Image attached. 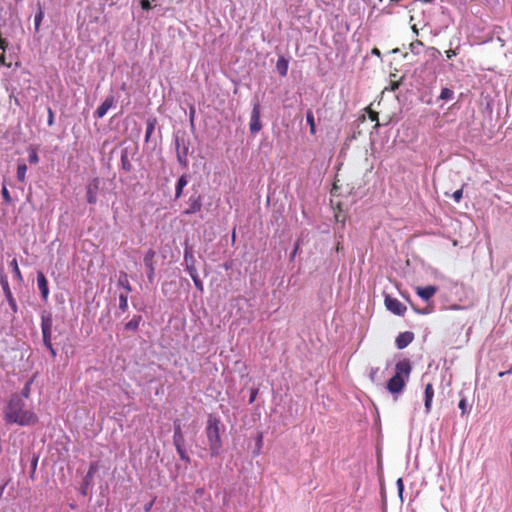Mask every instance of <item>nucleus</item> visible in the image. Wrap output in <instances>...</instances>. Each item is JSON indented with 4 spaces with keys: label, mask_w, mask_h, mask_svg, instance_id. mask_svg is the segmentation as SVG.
<instances>
[{
    "label": "nucleus",
    "mask_w": 512,
    "mask_h": 512,
    "mask_svg": "<svg viewBox=\"0 0 512 512\" xmlns=\"http://www.w3.org/2000/svg\"><path fill=\"white\" fill-rule=\"evenodd\" d=\"M175 448H176V451H177V453H178L179 457H180L183 461H185L186 463H190V461H191V460H190V457L188 456V454H187V452H186V450H185V448H184V445H181V446H175Z\"/></svg>",
    "instance_id": "nucleus-28"
},
{
    "label": "nucleus",
    "mask_w": 512,
    "mask_h": 512,
    "mask_svg": "<svg viewBox=\"0 0 512 512\" xmlns=\"http://www.w3.org/2000/svg\"><path fill=\"white\" fill-rule=\"evenodd\" d=\"M221 421L215 415L210 414L207 419L205 433L210 449L211 456L216 457L220 454L222 440L220 436Z\"/></svg>",
    "instance_id": "nucleus-3"
},
{
    "label": "nucleus",
    "mask_w": 512,
    "mask_h": 512,
    "mask_svg": "<svg viewBox=\"0 0 512 512\" xmlns=\"http://www.w3.org/2000/svg\"><path fill=\"white\" fill-rule=\"evenodd\" d=\"M174 434H183L181 425H180V420H176L174 422Z\"/></svg>",
    "instance_id": "nucleus-41"
},
{
    "label": "nucleus",
    "mask_w": 512,
    "mask_h": 512,
    "mask_svg": "<svg viewBox=\"0 0 512 512\" xmlns=\"http://www.w3.org/2000/svg\"><path fill=\"white\" fill-rule=\"evenodd\" d=\"M434 397V389L431 383L426 384L424 391V406L425 412L428 414L431 411L432 400Z\"/></svg>",
    "instance_id": "nucleus-15"
},
{
    "label": "nucleus",
    "mask_w": 512,
    "mask_h": 512,
    "mask_svg": "<svg viewBox=\"0 0 512 512\" xmlns=\"http://www.w3.org/2000/svg\"><path fill=\"white\" fill-rule=\"evenodd\" d=\"M289 62L284 57H279L276 62V69L281 77H286L288 73Z\"/></svg>",
    "instance_id": "nucleus-18"
},
{
    "label": "nucleus",
    "mask_w": 512,
    "mask_h": 512,
    "mask_svg": "<svg viewBox=\"0 0 512 512\" xmlns=\"http://www.w3.org/2000/svg\"><path fill=\"white\" fill-rule=\"evenodd\" d=\"M97 190L98 184L97 181L92 185L90 184L87 187L86 197L89 204H95L97 202Z\"/></svg>",
    "instance_id": "nucleus-17"
},
{
    "label": "nucleus",
    "mask_w": 512,
    "mask_h": 512,
    "mask_svg": "<svg viewBox=\"0 0 512 512\" xmlns=\"http://www.w3.org/2000/svg\"><path fill=\"white\" fill-rule=\"evenodd\" d=\"M7 46H8L7 41L5 39L0 38V48L2 50H5L7 48Z\"/></svg>",
    "instance_id": "nucleus-43"
},
{
    "label": "nucleus",
    "mask_w": 512,
    "mask_h": 512,
    "mask_svg": "<svg viewBox=\"0 0 512 512\" xmlns=\"http://www.w3.org/2000/svg\"><path fill=\"white\" fill-rule=\"evenodd\" d=\"M118 285L123 287L125 293H130L132 291L131 284L129 282L128 274L126 272L121 271L119 273Z\"/></svg>",
    "instance_id": "nucleus-19"
},
{
    "label": "nucleus",
    "mask_w": 512,
    "mask_h": 512,
    "mask_svg": "<svg viewBox=\"0 0 512 512\" xmlns=\"http://www.w3.org/2000/svg\"><path fill=\"white\" fill-rule=\"evenodd\" d=\"M256 394H257L256 391L252 392L251 397H250V401H249L250 403H252L255 400Z\"/></svg>",
    "instance_id": "nucleus-46"
},
{
    "label": "nucleus",
    "mask_w": 512,
    "mask_h": 512,
    "mask_svg": "<svg viewBox=\"0 0 512 512\" xmlns=\"http://www.w3.org/2000/svg\"><path fill=\"white\" fill-rule=\"evenodd\" d=\"M395 370V375L390 378L387 383V389L393 395L401 393L406 385V381L408 380L411 372V365L409 360L404 359L397 362Z\"/></svg>",
    "instance_id": "nucleus-2"
},
{
    "label": "nucleus",
    "mask_w": 512,
    "mask_h": 512,
    "mask_svg": "<svg viewBox=\"0 0 512 512\" xmlns=\"http://www.w3.org/2000/svg\"><path fill=\"white\" fill-rule=\"evenodd\" d=\"M385 306L390 312L398 316H403L407 310L398 299L388 295L385 297Z\"/></svg>",
    "instance_id": "nucleus-7"
},
{
    "label": "nucleus",
    "mask_w": 512,
    "mask_h": 512,
    "mask_svg": "<svg viewBox=\"0 0 512 512\" xmlns=\"http://www.w3.org/2000/svg\"><path fill=\"white\" fill-rule=\"evenodd\" d=\"M43 17H44V14H43V11L41 9V7H39V10L38 12L35 14V18H34V23H35V31L38 32L39 31V28H40V24L43 20Z\"/></svg>",
    "instance_id": "nucleus-31"
},
{
    "label": "nucleus",
    "mask_w": 512,
    "mask_h": 512,
    "mask_svg": "<svg viewBox=\"0 0 512 512\" xmlns=\"http://www.w3.org/2000/svg\"><path fill=\"white\" fill-rule=\"evenodd\" d=\"M141 5H142L143 8H148L150 6L148 0H142L141 1Z\"/></svg>",
    "instance_id": "nucleus-45"
},
{
    "label": "nucleus",
    "mask_w": 512,
    "mask_h": 512,
    "mask_svg": "<svg viewBox=\"0 0 512 512\" xmlns=\"http://www.w3.org/2000/svg\"><path fill=\"white\" fill-rule=\"evenodd\" d=\"M1 194H2V197H3L4 201L7 204H10L12 202L11 195H10L8 189L5 186L2 187Z\"/></svg>",
    "instance_id": "nucleus-36"
},
{
    "label": "nucleus",
    "mask_w": 512,
    "mask_h": 512,
    "mask_svg": "<svg viewBox=\"0 0 512 512\" xmlns=\"http://www.w3.org/2000/svg\"><path fill=\"white\" fill-rule=\"evenodd\" d=\"M154 257H155L154 250L147 251L144 256V264L148 270L147 278L150 283H153L154 278H155Z\"/></svg>",
    "instance_id": "nucleus-8"
},
{
    "label": "nucleus",
    "mask_w": 512,
    "mask_h": 512,
    "mask_svg": "<svg viewBox=\"0 0 512 512\" xmlns=\"http://www.w3.org/2000/svg\"><path fill=\"white\" fill-rule=\"evenodd\" d=\"M121 162H122V165L125 167V166H128V163H125L124 162V159H121Z\"/></svg>",
    "instance_id": "nucleus-53"
},
{
    "label": "nucleus",
    "mask_w": 512,
    "mask_h": 512,
    "mask_svg": "<svg viewBox=\"0 0 512 512\" xmlns=\"http://www.w3.org/2000/svg\"><path fill=\"white\" fill-rule=\"evenodd\" d=\"M156 120H149L146 127L145 141L147 142L155 129Z\"/></svg>",
    "instance_id": "nucleus-29"
},
{
    "label": "nucleus",
    "mask_w": 512,
    "mask_h": 512,
    "mask_svg": "<svg viewBox=\"0 0 512 512\" xmlns=\"http://www.w3.org/2000/svg\"><path fill=\"white\" fill-rule=\"evenodd\" d=\"M47 124L52 126L54 124V113L51 108H48V119Z\"/></svg>",
    "instance_id": "nucleus-40"
},
{
    "label": "nucleus",
    "mask_w": 512,
    "mask_h": 512,
    "mask_svg": "<svg viewBox=\"0 0 512 512\" xmlns=\"http://www.w3.org/2000/svg\"><path fill=\"white\" fill-rule=\"evenodd\" d=\"M298 248H299V245H298V244H296V247H295V249H294V251H293V253H292V257H294V256H295V254L297 253Z\"/></svg>",
    "instance_id": "nucleus-51"
},
{
    "label": "nucleus",
    "mask_w": 512,
    "mask_h": 512,
    "mask_svg": "<svg viewBox=\"0 0 512 512\" xmlns=\"http://www.w3.org/2000/svg\"><path fill=\"white\" fill-rule=\"evenodd\" d=\"M462 197H463V188L456 190L452 194V198L454 199V201L456 203H459L461 201Z\"/></svg>",
    "instance_id": "nucleus-37"
},
{
    "label": "nucleus",
    "mask_w": 512,
    "mask_h": 512,
    "mask_svg": "<svg viewBox=\"0 0 512 512\" xmlns=\"http://www.w3.org/2000/svg\"><path fill=\"white\" fill-rule=\"evenodd\" d=\"M9 267L12 269L16 279L18 281H23V277H22V274H21V271L19 269V266H18V262H17V259L14 258L10 261L9 263Z\"/></svg>",
    "instance_id": "nucleus-24"
},
{
    "label": "nucleus",
    "mask_w": 512,
    "mask_h": 512,
    "mask_svg": "<svg viewBox=\"0 0 512 512\" xmlns=\"http://www.w3.org/2000/svg\"><path fill=\"white\" fill-rule=\"evenodd\" d=\"M414 339V334L412 332L406 331L400 333L396 338V345L398 349H404L407 347Z\"/></svg>",
    "instance_id": "nucleus-14"
},
{
    "label": "nucleus",
    "mask_w": 512,
    "mask_h": 512,
    "mask_svg": "<svg viewBox=\"0 0 512 512\" xmlns=\"http://www.w3.org/2000/svg\"><path fill=\"white\" fill-rule=\"evenodd\" d=\"M115 103V99L113 96H108L106 97V99L103 101V103L96 109L95 111V117L98 118V119H101L103 118L106 113L108 112V110L113 107Z\"/></svg>",
    "instance_id": "nucleus-13"
},
{
    "label": "nucleus",
    "mask_w": 512,
    "mask_h": 512,
    "mask_svg": "<svg viewBox=\"0 0 512 512\" xmlns=\"http://www.w3.org/2000/svg\"><path fill=\"white\" fill-rule=\"evenodd\" d=\"M234 239H235V232H233V234H232V240H234Z\"/></svg>",
    "instance_id": "nucleus-56"
},
{
    "label": "nucleus",
    "mask_w": 512,
    "mask_h": 512,
    "mask_svg": "<svg viewBox=\"0 0 512 512\" xmlns=\"http://www.w3.org/2000/svg\"><path fill=\"white\" fill-rule=\"evenodd\" d=\"M306 121H307V123L309 125L310 133L312 135H315L316 134V125H315L314 115H313V112L311 110H308L307 113H306Z\"/></svg>",
    "instance_id": "nucleus-25"
},
{
    "label": "nucleus",
    "mask_w": 512,
    "mask_h": 512,
    "mask_svg": "<svg viewBox=\"0 0 512 512\" xmlns=\"http://www.w3.org/2000/svg\"><path fill=\"white\" fill-rule=\"evenodd\" d=\"M416 294L424 301H429L438 291V288L434 285H428L426 287H416Z\"/></svg>",
    "instance_id": "nucleus-12"
},
{
    "label": "nucleus",
    "mask_w": 512,
    "mask_h": 512,
    "mask_svg": "<svg viewBox=\"0 0 512 512\" xmlns=\"http://www.w3.org/2000/svg\"><path fill=\"white\" fill-rule=\"evenodd\" d=\"M27 165L24 162H19L17 165L16 177L18 181L25 183L26 181Z\"/></svg>",
    "instance_id": "nucleus-21"
},
{
    "label": "nucleus",
    "mask_w": 512,
    "mask_h": 512,
    "mask_svg": "<svg viewBox=\"0 0 512 512\" xmlns=\"http://www.w3.org/2000/svg\"><path fill=\"white\" fill-rule=\"evenodd\" d=\"M453 96H454V92L451 89L445 87L441 90V93H440L441 100L448 101V100L453 99Z\"/></svg>",
    "instance_id": "nucleus-30"
},
{
    "label": "nucleus",
    "mask_w": 512,
    "mask_h": 512,
    "mask_svg": "<svg viewBox=\"0 0 512 512\" xmlns=\"http://www.w3.org/2000/svg\"><path fill=\"white\" fill-rule=\"evenodd\" d=\"M121 162H122V165L125 167V166H128V163H125L124 162V159H121Z\"/></svg>",
    "instance_id": "nucleus-55"
},
{
    "label": "nucleus",
    "mask_w": 512,
    "mask_h": 512,
    "mask_svg": "<svg viewBox=\"0 0 512 512\" xmlns=\"http://www.w3.org/2000/svg\"><path fill=\"white\" fill-rule=\"evenodd\" d=\"M0 64H5V56L3 54L0 56Z\"/></svg>",
    "instance_id": "nucleus-48"
},
{
    "label": "nucleus",
    "mask_w": 512,
    "mask_h": 512,
    "mask_svg": "<svg viewBox=\"0 0 512 512\" xmlns=\"http://www.w3.org/2000/svg\"><path fill=\"white\" fill-rule=\"evenodd\" d=\"M379 372H380V368H378V367L370 369L369 378L372 382L375 383V382L379 381V379H380L378 376Z\"/></svg>",
    "instance_id": "nucleus-34"
},
{
    "label": "nucleus",
    "mask_w": 512,
    "mask_h": 512,
    "mask_svg": "<svg viewBox=\"0 0 512 512\" xmlns=\"http://www.w3.org/2000/svg\"><path fill=\"white\" fill-rule=\"evenodd\" d=\"M52 329H53V316L50 312L44 311L41 314V331L43 343L49 349L52 357L56 356V351L52 345Z\"/></svg>",
    "instance_id": "nucleus-4"
},
{
    "label": "nucleus",
    "mask_w": 512,
    "mask_h": 512,
    "mask_svg": "<svg viewBox=\"0 0 512 512\" xmlns=\"http://www.w3.org/2000/svg\"><path fill=\"white\" fill-rule=\"evenodd\" d=\"M187 183H188V180H187V176L186 175H182L178 179L177 184H176V188H175V199H179L182 196L183 189L187 185Z\"/></svg>",
    "instance_id": "nucleus-20"
},
{
    "label": "nucleus",
    "mask_w": 512,
    "mask_h": 512,
    "mask_svg": "<svg viewBox=\"0 0 512 512\" xmlns=\"http://www.w3.org/2000/svg\"><path fill=\"white\" fill-rule=\"evenodd\" d=\"M153 505V502L149 503L148 505L145 506V511L146 512H149L151 510V507Z\"/></svg>",
    "instance_id": "nucleus-47"
},
{
    "label": "nucleus",
    "mask_w": 512,
    "mask_h": 512,
    "mask_svg": "<svg viewBox=\"0 0 512 512\" xmlns=\"http://www.w3.org/2000/svg\"><path fill=\"white\" fill-rule=\"evenodd\" d=\"M37 286L41 292L42 299L46 302L49 297L48 281L42 271L37 272Z\"/></svg>",
    "instance_id": "nucleus-11"
},
{
    "label": "nucleus",
    "mask_w": 512,
    "mask_h": 512,
    "mask_svg": "<svg viewBox=\"0 0 512 512\" xmlns=\"http://www.w3.org/2000/svg\"><path fill=\"white\" fill-rule=\"evenodd\" d=\"M261 442H262V434H260V435L258 436V445H260V444H261Z\"/></svg>",
    "instance_id": "nucleus-52"
},
{
    "label": "nucleus",
    "mask_w": 512,
    "mask_h": 512,
    "mask_svg": "<svg viewBox=\"0 0 512 512\" xmlns=\"http://www.w3.org/2000/svg\"><path fill=\"white\" fill-rule=\"evenodd\" d=\"M506 374H512V366L510 367L509 370L504 371V372H500L498 375H499V377H503Z\"/></svg>",
    "instance_id": "nucleus-44"
},
{
    "label": "nucleus",
    "mask_w": 512,
    "mask_h": 512,
    "mask_svg": "<svg viewBox=\"0 0 512 512\" xmlns=\"http://www.w3.org/2000/svg\"><path fill=\"white\" fill-rule=\"evenodd\" d=\"M35 380V376H33L32 378H30L24 385V387L22 388L21 390V394L19 395L20 398L23 397L25 399H28L30 397V393H31V387H32V384Z\"/></svg>",
    "instance_id": "nucleus-23"
},
{
    "label": "nucleus",
    "mask_w": 512,
    "mask_h": 512,
    "mask_svg": "<svg viewBox=\"0 0 512 512\" xmlns=\"http://www.w3.org/2000/svg\"><path fill=\"white\" fill-rule=\"evenodd\" d=\"M96 470H97L96 463H92L90 465L89 470H88V472H87V474L85 476V479H84L86 484H88L89 481L92 479V477H93L94 473L96 472Z\"/></svg>",
    "instance_id": "nucleus-33"
},
{
    "label": "nucleus",
    "mask_w": 512,
    "mask_h": 512,
    "mask_svg": "<svg viewBox=\"0 0 512 512\" xmlns=\"http://www.w3.org/2000/svg\"><path fill=\"white\" fill-rule=\"evenodd\" d=\"M0 284L2 286L3 292L5 294V297H6L7 301H8L9 306L11 307L13 312H16L17 311V304H16V301H15V299L13 297V294H12V291L10 289V286H9V283H8V280H7L6 276H2L0 278Z\"/></svg>",
    "instance_id": "nucleus-10"
},
{
    "label": "nucleus",
    "mask_w": 512,
    "mask_h": 512,
    "mask_svg": "<svg viewBox=\"0 0 512 512\" xmlns=\"http://www.w3.org/2000/svg\"><path fill=\"white\" fill-rule=\"evenodd\" d=\"M455 55H456L455 50L449 49V50L446 51V56H447L448 59H451Z\"/></svg>",
    "instance_id": "nucleus-42"
},
{
    "label": "nucleus",
    "mask_w": 512,
    "mask_h": 512,
    "mask_svg": "<svg viewBox=\"0 0 512 512\" xmlns=\"http://www.w3.org/2000/svg\"><path fill=\"white\" fill-rule=\"evenodd\" d=\"M187 270L189 272V275L191 276L193 282H194V285L195 287L199 290V291H203L204 287H203V283L202 281L200 280L199 276H198V273H197V270L196 268L193 266V265H188L187 266Z\"/></svg>",
    "instance_id": "nucleus-16"
},
{
    "label": "nucleus",
    "mask_w": 512,
    "mask_h": 512,
    "mask_svg": "<svg viewBox=\"0 0 512 512\" xmlns=\"http://www.w3.org/2000/svg\"><path fill=\"white\" fill-rule=\"evenodd\" d=\"M4 418L7 423L20 426L35 425L38 422V416L31 409L26 408L19 394L11 395L4 408Z\"/></svg>",
    "instance_id": "nucleus-1"
},
{
    "label": "nucleus",
    "mask_w": 512,
    "mask_h": 512,
    "mask_svg": "<svg viewBox=\"0 0 512 512\" xmlns=\"http://www.w3.org/2000/svg\"><path fill=\"white\" fill-rule=\"evenodd\" d=\"M372 53H373V54H376V55H380V51H379V49H377V48H374V49L372 50Z\"/></svg>",
    "instance_id": "nucleus-49"
},
{
    "label": "nucleus",
    "mask_w": 512,
    "mask_h": 512,
    "mask_svg": "<svg viewBox=\"0 0 512 512\" xmlns=\"http://www.w3.org/2000/svg\"><path fill=\"white\" fill-rule=\"evenodd\" d=\"M366 111H367L369 119L373 122H376L375 127H378L379 126L378 113L376 111H374L373 109H371V107H367Z\"/></svg>",
    "instance_id": "nucleus-32"
},
{
    "label": "nucleus",
    "mask_w": 512,
    "mask_h": 512,
    "mask_svg": "<svg viewBox=\"0 0 512 512\" xmlns=\"http://www.w3.org/2000/svg\"><path fill=\"white\" fill-rule=\"evenodd\" d=\"M5 486L0 487V499L2 498L3 492H4Z\"/></svg>",
    "instance_id": "nucleus-50"
},
{
    "label": "nucleus",
    "mask_w": 512,
    "mask_h": 512,
    "mask_svg": "<svg viewBox=\"0 0 512 512\" xmlns=\"http://www.w3.org/2000/svg\"><path fill=\"white\" fill-rule=\"evenodd\" d=\"M28 151H29V156H28L29 163L37 164L39 162V156H38L37 149L35 147L30 146L28 148Z\"/></svg>",
    "instance_id": "nucleus-26"
},
{
    "label": "nucleus",
    "mask_w": 512,
    "mask_h": 512,
    "mask_svg": "<svg viewBox=\"0 0 512 512\" xmlns=\"http://www.w3.org/2000/svg\"><path fill=\"white\" fill-rule=\"evenodd\" d=\"M187 255H188V252L185 251V260H187Z\"/></svg>",
    "instance_id": "nucleus-57"
},
{
    "label": "nucleus",
    "mask_w": 512,
    "mask_h": 512,
    "mask_svg": "<svg viewBox=\"0 0 512 512\" xmlns=\"http://www.w3.org/2000/svg\"><path fill=\"white\" fill-rule=\"evenodd\" d=\"M188 207L183 211L185 215H192L199 212L202 208V197L201 195H192L190 196L188 202Z\"/></svg>",
    "instance_id": "nucleus-9"
},
{
    "label": "nucleus",
    "mask_w": 512,
    "mask_h": 512,
    "mask_svg": "<svg viewBox=\"0 0 512 512\" xmlns=\"http://www.w3.org/2000/svg\"><path fill=\"white\" fill-rule=\"evenodd\" d=\"M396 484H397L398 494H399L400 498L402 499V494L404 491V483H403L402 478H398Z\"/></svg>",
    "instance_id": "nucleus-38"
},
{
    "label": "nucleus",
    "mask_w": 512,
    "mask_h": 512,
    "mask_svg": "<svg viewBox=\"0 0 512 512\" xmlns=\"http://www.w3.org/2000/svg\"><path fill=\"white\" fill-rule=\"evenodd\" d=\"M128 294L129 293H121L119 295V309L123 312H126L128 309Z\"/></svg>",
    "instance_id": "nucleus-27"
},
{
    "label": "nucleus",
    "mask_w": 512,
    "mask_h": 512,
    "mask_svg": "<svg viewBox=\"0 0 512 512\" xmlns=\"http://www.w3.org/2000/svg\"><path fill=\"white\" fill-rule=\"evenodd\" d=\"M249 129L252 134H256L262 129L260 104L258 102L253 106Z\"/></svg>",
    "instance_id": "nucleus-6"
},
{
    "label": "nucleus",
    "mask_w": 512,
    "mask_h": 512,
    "mask_svg": "<svg viewBox=\"0 0 512 512\" xmlns=\"http://www.w3.org/2000/svg\"><path fill=\"white\" fill-rule=\"evenodd\" d=\"M458 406H459V409L461 410L462 415L467 413V402H466V399H461L459 401Z\"/></svg>",
    "instance_id": "nucleus-39"
},
{
    "label": "nucleus",
    "mask_w": 512,
    "mask_h": 512,
    "mask_svg": "<svg viewBox=\"0 0 512 512\" xmlns=\"http://www.w3.org/2000/svg\"><path fill=\"white\" fill-rule=\"evenodd\" d=\"M184 435L183 434H173V444L174 446L184 445Z\"/></svg>",
    "instance_id": "nucleus-35"
},
{
    "label": "nucleus",
    "mask_w": 512,
    "mask_h": 512,
    "mask_svg": "<svg viewBox=\"0 0 512 512\" xmlns=\"http://www.w3.org/2000/svg\"><path fill=\"white\" fill-rule=\"evenodd\" d=\"M121 162H122V165L125 167V166H128V163H125L124 162V159H121Z\"/></svg>",
    "instance_id": "nucleus-54"
},
{
    "label": "nucleus",
    "mask_w": 512,
    "mask_h": 512,
    "mask_svg": "<svg viewBox=\"0 0 512 512\" xmlns=\"http://www.w3.org/2000/svg\"><path fill=\"white\" fill-rule=\"evenodd\" d=\"M175 146L177 160L179 164L186 169L188 167V154L190 143L184 137H176Z\"/></svg>",
    "instance_id": "nucleus-5"
},
{
    "label": "nucleus",
    "mask_w": 512,
    "mask_h": 512,
    "mask_svg": "<svg viewBox=\"0 0 512 512\" xmlns=\"http://www.w3.org/2000/svg\"><path fill=\"white\" fill-rule=\"evenodd\" d=\"M142 317L140 315L134 316L129 322L125 324L126 330L136 331L139 327Z\"/></svg>",
    "instance_id": "nucleus-22"
}]
</instances>
